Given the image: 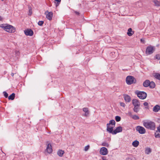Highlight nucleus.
<instances>
[{
    "instance_id": "f257e3e1",
    "label": "nucleus",
    "mask_w": 160,
    "mask_h": 160,
    "mask_svg": "<svg viewBox=\"0 0 160 160\" xmlns=\"http://www.w3.org/2000/svg\"><path fill=\"white\" fill-rule=\"evenodd\" d=\"M143 126L147 129L153 130L156 128L154 122L150 120H143L142 121Z\"/></svg>"
},
{
    "instance_id": "f03ea898",
    "label": "nucleus",
    "mask_w": 160,
    "mask_h": 160,
    "mask_svg": "<svg viewBox=\"0 0 160 160\" xmlns=\"http://www.w3.org/2000/svg\"><path fill=\"white\" fill-rule=\"evenodd\" d=\"M0 27L3 28L5 31L9 33L13 32L15 31V29L12 26L10 25L2 24Z\"/></svg>"
},
{
    "instance_id": "7ed1b4c3",
    "label": "nucleus",
    "mask_w": 160,
    "mask_h": 160,
    "mask_svg": "<svg viewBox=\"0 0 160 160\" xmlns=\"http://www.w3.org/2000/svg\"><path fill=\"white\" fill-rule=\"evenodd\" d=\"M126 81L128 85H131L133 83H135L137 82L136 79L133 76H128L126 78Z\"/></svg>"
},
{
    "instance_id": "20e7f679",
    "label": "nucleus",
    "mask_w": 160,
    "mask_h": 160,
    "mask_svg": "<svg viewBox=\"0 0 160 160\" xmlns=\"http://www.w3.org/2000/svg\"><path fill=\"white\" fill-rule=\"evenodd\" d=\"M155 48L151 46H148L146 50V53L147 55H150L152 54L154 51Z\"/></svg>"
},
{
    "instance_id": "39448f33",
    "label": "nucleus",
    "mask_w": 160,
    "mask_h": 160,
    "mask_svg": "<svg viewBox=\"0 0 160 160\" xmlns=\"http://www.w3.org/2000/svg\"><path fill=\"white\" fill-rule=\"evenodd\" d=\"M136 94H137L138 97L140 99H144L147 97V94L144 92H136Z\"/></svg>"
},
{
    "instance_id": "423d86ee",
    "label": "nucleus",
    "mask_w": 160,
    "mask_h": 160,
    "mask_svg": "<svg viewBox=\"0 0 160 160\" xmlns=\"http://www.w3.org/2000/svg\"><path fill=\"white\" fill-rule=\"evenodd\" d=\"M136 130L141 134H143L146 132L145 129L142 127L138 126L137 127Z\"/></svg>"
},
{
    "instance_id": "0eeeda50",
    "label": "nucleus",
    "mask_w": 160,
    "mask_h": 160,
    "mask_svg": "<svg viewBox=\"0 0 160 160\" xmlns=\"http://www.w3.org/2000/svg\"><path fill=\"white\" fill-rule=\"evenodd\" d=\"M100 153L103 155H105L108 153V150L105 147H102L100 149Z\"/></svg>"
},
{
    "instance_id": "6e6552de",
    "label": "nucleus",
    "mask_w": 160,
    "mask_h": 160,
    "mask_svg": "<svg viewBox=\"0 0 160 160\" xmlns=\"http://www.w3.org/2000/svg\"><path fill=\"white\" fill-rule=\"evenodd\" d=\"M45 14L46 15V18L47 19L50 20L52 19L53 14L52 12H48V11H47L45 12Z\"/></svg>"
},
{
    "instance_id": "1a4fd4ad",
    "label": "nucleus",
    "mask_w": 160,
    "mask_h": 160,
    "mask_svg": "<svg viewBox=\"0 0 160 160\" xmlns=\"http://www.w3.org/2000/svg\"><path fill=\"white\" fill-rule=\"evenodd\" d=\"M25 34L27 36H32L33 34V31L31 29H28L24 31Z\"/></svg>"
},
{
    "instance_id": "9d476101",
    "label": "nucleus",
    "mask_w": 160,
    "mask_h": 160,
    "mask_svg": "<svg viewBox=\"0 0 160 160\" xmlns=\"http://www.w3.org/2000/svg\"><path fill=\"white\" fill-rule=\"evenodd\" d=\"M132 103L134 106H140V103L138 100L134 99L132 100Z\"/></svg>"
},
{
    "instance_id": "9b49d317",
    "label": "nucleus",
    "mask_w": 160,
    "mask_h": 160,
    "mask_svg": "<svg viewBox=\"0 0 160 160\" xmlns=\"http://www.w3.org/2000/svg\"><path fill=\"white\" fill-rule=\"evenodd\" d=\"M82 110L83 111L85 112V114L83 116L86 117L88 116L89 114V112L88 108H84L82 109Z\"/></svg>"
},
{
    "instance_id": "f8f14e48",
    "label": "nucleus",
    "mask_w": 160,
    "mask_h": 160,
    "mask_svg": "<svg viewBox=\"0 0 160 160\" xmlns=\"http://www.w3.org/2000/svg\"><path fill=\"white\" fill-rule=\"evenodd\" d=\"M122 131V127L121 126H118L116 128V129L113 131V132L114 134H116L117 133L121 132Z\"/></svg>"
},
{
    "instance_id": "ddd939ff",
    "label": "nucleus",
    "mask_w": 160,
    "mask_h": 160,
    "mask_svg": "<svg viewBox=\"0 0 160 160\" xmlns=\"http://www.w3.org/2000/svg\"><path fill=\"white\" fill-rule=\"evenodd\" d=\"M46 150L47 152L49 153H52V146L50 144H48L46 148Z\"/></svg>"
},
{
    "instance_id": "4468645a",
    "label": "nucleus",
    "mask_w": 160,
    "mask_h": 160,
    "mask_svg": "<svg viewBox=\"0 0 160 160\" xmlns=\"http://www.w3.org/2000/svg\"><path fill=\"white\" fill-rule=\"evenodd\" d=\"M160 110V106L158 105H155L153 108V111L155 112H157Z\"/></svg>"
},
{
    "instance_id": "2eb2a0df",
    "label": "nucleus",
    "mask_w": 160,
    "mask_h": 160,
    "mask_svg": "<svg viewBox=\"0 0 160 160\" xmlns=\"http://www.w3.org/2000/svg\"><path fill=\"white\" fill-rule=\"evenodd\" d=\"M107 130L109 133L114 134L113 131V127H109V126L107 125Z\"/></svg>"
},
{
    "instance_id": "dca6fc26",
    "label": "nucleus",
    "mask_w": 160,
    "mask_h": 160,
    "mask_svg": "<svg viewBox=\"0 0 160 160\" xmlns=\"http://www.w3.org/2000/svg\"><path fill=\"white\" fill-rule=\"evenodd\" d=\"M150 81L148 80H145L143 83V86L145 87H147L149 86Z\"/></svg>"
},
{
    "instance_id": "f3484780",
    "label": "nucleus",
    "mask_w": 160,
    "mask_h": 160,
    "mask_svg": "<svg viewBox=\"0 0 160 160\" xmlns=\"http://www.w3.org/2000/svg\"><path fill=\"white\" fill-rule=\"evenodd\" d=\"M124 98L125 101L126 102H129L131 101L130 97L128 95H124Z\"/></svg>"
},
{
    "instance_id": "a211bd4d",
    "label": "nucleus",
    "mask_w": 160,
    "mask_h": 160,
    "mask_svg": "<svg viewBox=\"0 0 160 160\" xmlns=\"http://www.w3.org/2000/svg\"><path fill=\"white\" fill-rule=\"evenodd\" d=\"M115 122L114 120H111L109 121V122L108 123H107V125L109 126L110 125H113L115 126Z\"/></svg>"
},
{
    "instance_id": "6ab92c4d",
    "label": "nucleus",
    "mask_w": 160,
    "mask_h": 160,
    "mask_svg": "<svg viewBox=\"0 0 160 160\" xmlns=\"http://www.w3.org/2000/svg\"><path fill=\"white\" fill-rule=\"evenodd\" d=\"M154 77L156 79L160 80V74L158 73H156L154 75Z\"/></svg>"
},
{
    "instance_id": "aec40b11",
    "label": "nucleus",
    "mask_w": 160,
    "mask_h": 160,
    "mask_svg": "<svg viewBox=\"0 0 160 160\" xmlns=\"http://www.w3.org/2000/svg\"><path fill=\"white\" fill-rule=\"evenodd\" d=\"M155 86V83L153 82H150L149 83V87L151 88H153Z\"/></svg>"
},
{
    "instance_id": "412c9836",
    "label": "nucleus",
    "mask_w": 160,
    "mask_h": 160,
    "mask_svg": "<svg viewBox=\"0 0 160 160\" xmlns=\"http://www.w3.org/2000/svg\"><path fill=\"white\" fill-rule=\"evenodd\" d=\"M139 144V142L137 140H135L132 143V145L135 147H137Z\"/></svg>"
},
{
    "instance_id": "4be33fe9",
    "label": "nucleus",
    "mask_w": 160,
    "mask_h": 160,
    "mask_svg": "<svg viewBox=\"0 0 160 160\" xmlns=\"http://www.w3.org/2000/svg\"><path fill=\"white\" fill-rule=\"evenodd\" d=\"M64 151L61 150H59L58 152L57 153L60 157H62L64 153Z\"/></svg>"
},
{
    "instance_id": "5701e85b",
    "label": "nucleus",
    "mask_w": 160,
    "mask_h": 160,
    "mask_svg": "<svg viewBox=\"0 0 160 160\" xmlns=\"http://www.w3.org/2000/svg\"><path fill=\"white\" fill-rule=\"evenodd\" d=\"M15 97V94L13 93L8 97V99L9 100H13L14 99Z\"/></svg>"
},
{
    "instance_id": "b1692460",
    "label": "nucleus",
    "mask_w": 160,
    "mask_h": 160,
    "mask_svg": "<svg viewBox=\"0 0 160 160\" xmlns=\"http://www.w3.org/2000/svg\"><path fill=\"white\" fill-rule=\"evenodd\" d=\"M132 32V31L131 28H129L128 30L127 34L128 35V36H132L133 34V33Z\"/></svg>"
},
{
    "instance_id": "393cba45",
    "label": "nucleus",
    "mask_w": 160,
    "mask_h": 160,
    "mask_svg": "<svg viewBox=\"0 0 160 160\" xmlns=\"http://www.w3.org/2000/svg\"><path fill=\"white\" fill-rule=\"evenodd\" d=\"M139 107L138 106H134V108H133V111L136 112H138L139 110Z\"/></svg>"
},
{
    "instance_id": "a878e982",
    "label": "nucleus",
    "mask_w": 160,
    "mask_h": 160,
    "mask_svg": "<svg viewBox=\"0 0 160 160\" xmlns=\"http://www.w3.org/2000/svg\"><path fill=\"white\" fill-rule=\"evenodd\" d=\"M155 5L157 6H160V2L157 0H155L153 1Z\"/></svg>"
},
{
    "instance_id": "bb28decb",
    "label": "nucleus",
    "mask_w": 160,
    "mask_h": 160,
    "mask_svg": "<svg viewBox=\"0 0 160 160\" xmlns=\"http://www.w3.org/2000/svg\"><path fill=\"white\" fill-rule=\"evenodd\" d=\"M151 152V149L149 148H146L145 150V153L147 154H149Z\"/></svg>"
},
{
    "instance_id": "cd10ccee",
    "label": "nucleus",
    "mask_w": 160,
    "mask_h": 160,
    "mask_svg": "<svg viewBox=\"0 0 160 160\" xmlns=\"http://www.w3.org/2000/svg\"><path fill=\"white\" fill-rule=\"evenodd\" d=\"M132 118L134 120H138L139 118V116H138V115H133Z\"/></svg>"
},
{
    "instance_id": "c85d7f7f",
    "label": "nucleus",
    "mask_w": 160,
    "mask_h": 160,
    "mask_svg": "<svg viewBox=\"0 0 160 160\" xmlns=\"http://www.w3.org/2000/svg\"><path fill=\"white\" fill-rule=\"evenodd\" d=\"M102 145L107 147H108L109 146V144L108 143L105 142H102Z\"/></svg>"
},
{
    "instance_id": "c756f323",
    "label": "nucleus",
    "mask_w": 160,
    "mask_h": 160,
    "mask_svg": "<svg viewBox=\"0 0 160 160\" xmlns=\"http://www.w3.org/2000/svg\"><path fill=\"white\" fill-rule=\"evenodd\" d=\"M115 119L117 122H118L121 120V118L120 116H117L115 117Z\"/></svg>"
},
{
    "instance_id": "7c9ffc66",
    "label": "nucleus",
    "mask_w": 160,
    "mask_h": 160,
    "mask_svg": "<svg viewBox=\"0 0 160 160\" xmlns=\"http://www.w3.org/2000/svg\"><path fill=\"white\" fill-rule=\"evenodd\" d=\"M3 94L4 96L6 98H7L8 97V93L7 92H6L5 91H4L3 92Z\"/></svg>"
},
{
    "instance_id": "2f4dec72",
    "label": "nucleus",
    "mask_w": 160,
    "mask_h": 160,
    "mask_svg": "<svg viewBox=\"0 0 160 160\" xmlns=\"http://www.w3.org/2000/svg\"><path fill=\"white\" fill-rule=\"evenodd\" d=\"M43 23L44 22L42 21H39L38 23V25L41 26H42Z\"/></svg>"
},
{
    "instance_id": "473e14b6",
    "label": "nucleus",
    "mask_w": 160,
    "mask_h": 160,
    "mask_svg": "<svg viewBox=\"0 0 160 160\" xmlns=\"http://www.w3.org/2000/svg\"><path fill=\"white\" fill-rule=\"evenodd\" d=\"M148 104L147 102H144V103H143V105L144 106L147 107L145 108L147 109H148Z\"/></svg>"
},
{
    "instance_id": "72a5a7b5",
    "label": "nucleus",
    "mask_w": 160,
    "mask_h": 160,
    "mask_svg": "<svg viewBox=\"0 0 160 160\" xmlns=\"http://www.w3.org/2000/svg\"><path fill=\"white\" fill-rule=\"evenodd\" d=\"M155 137L156 138H160V133H155Z\"/></svg>"
},
{
    "instance_id": "f704fd0d",
    "label": "nucleus",
    "mask_w": 160,
    "mask_h": 160,
    "mask_svg": "<svg viewBox=\"0 0 160 160\" xmlns=\"http://www.w3.org/2000/svg\"><path fill=\"white\" fill-rule=\"evenodd\" d=\"M127 115L131 117V118L132 117L133 115L132 114V112H129L128 113H127Z\"/></svg>"
},
{
    "instance_id": "c9c22d12",
    "label": "nucleus",
    "mask_w": 160,
    "mask_h": 160,
    "mask_svg": "<svg viewBox=\"0 0 160 160\" xmlns=\"http://www.w3.org/2000/svg\"><path fill=\"white\" fill-rule=\"evenodd\" d=\"M156 58L158 60H160V55H159V54L156 55Z\"/></svg>"
},
{
    "instance_id": "e433bc0d",
    "label": "nucleus",
    "mask_w": 160,
    "mask_h": 160,
    "mask_svg": "<svg viewBox=\"0 0 160 160\" xmlns=\"http://www.w3.org/2000/svg\"><path fill=\"white\" fill-rule=\"evenodd\" d=\"M15 54L17 56H18L20 54V52L19 51H15Z\"/></svg>"
},
{
    "instance_id": "4c0bfd02",
    "label": "nucleus",
    "mask_w": 160,
    "mask_h": 160,
    "mask_svg": "<svg viewBox=\"0 0 160 160\" xmlns=\"http://www.w3.org/2000/svg\"><path fill=\"white\" fill-rule=\"evenodd\" d=\"M89 147V145H87L85 146L84 148V150L86 151H87Z\"/></svg>"
},
{
    "instance_id": "58836bf2",
    "label": "nucleus",
    "mask_w": 160,
    "mask_h": 160,
    "mask_svg": "<svg viewBox=\"0 0 160 160\" xmlns=\"http://www.w3.org/2000/svg\"><path fill=\"white\" fill-rule=\"evenodd\" d=\"M120 105L121 106L123 107H124L125 106V104H124V103H123V102H120Z\"/></svg>"
},
{
    "instance_id": "ea45409f",
    "label": "nucleus",
    "mask_w": 160,
    "mask_h": 160,
    "mask_svg": "<svg viewBox=\"0 0 160 160\" xmlns=\"http://www.w3.org/2000/svg\"><path fill=\"white\" fill-rule=\"evenodd\" d=\"M140 41L141 42H142L143 43H144L145 42V40H144V39H140Z\"/></svg>"
},
{
    "instance_id": "a19ab883",
    "label": "nucleus",
    "mask_w": 160,
    "mask_h": 160,
    "mask_svg": "<svg viewBox=\"0 0 160 160\" xmlns=\"http://www.w3.org/2000/svg\"><path fill=\"white\" fill-rule=\"evenodd\" d=\"M157 129H158V130L160 132V125H159V126L157 128Z\"/></svg>"
},
{
    "instance_id": "79ce46f5",
    "label": "nucleus",
    "mask_w": 160,
    "mask_h": 160,
    "mask_svg": "<svg viewBox=\"0 0 160 160\" xmlns=\"http://www.w3.org/2000/svg\"><path fill=\"white\" fill-rule=\"evenodd\" d=\"M29 12L30 13V15H31L32 13V11L31 9H29Z\"/></svg>"
},
{
    "instance_id": "37998d69",
    "label": "nucleus",
    "mask_w": 160,
    "mask_h": 160,
    "mask_svg": "<svg viewBox=\"0 0 160 160\" xmlns=\"http://www.w3.org/2000/svg\"><path fill=\"white\" fill-rule=\"evenodd\" d=\"M102 159L103 160H108L107 159L104 157H103L102 158Z\"/></svg>"
},
{
    "instance_id": "c03bdc74",
    "label": "nucleus",
    "mask_w": 160,
    "mask_h": 160,
    "mask_svg": "<svg viewBox=\"0 0 160 160\" xmlns=\"http://www.w3.org/2000/svg\"><path fill=\"white\" fill-rule=\"evenodd\" d=\"M55 1L57 2L58 3H60L61 2V0H55Z\"/></svg>"
},
{
    "instance_id": "a18cd8bd",
    "label": "nucleus",
    "mask_w": 160,
    "mask_h": 160,
    "mask_svg": "<svg viewBox=\"0 0 160 160\" xmlns=\"http://www.w3.org/2000/svg\"><path fill=\"white\" fill-rule=\"evenodd\" d=\"M75 13H76L77 14V15H79V12H75Z\"/></svg>"
},
{
    "instance_id": "49530a36",
    "label": "nucleus",
    "mask_w": 160,
    "mask_h": 160,
    "mask_svg": "<svg viewBox=\"0 0 160 160\" xmlns=\"http://www.w3.org/2000/svg\"><path fill=\"white\" fill-rule=\"evenodd\" d=\"M14 75V73H11V75L12 76V77H13V76Z\"/></svg>"
},
{
    "instance_id": "de8ad7c7",
    "label": "nucleus",
    "mask_w": 160,
    "mask_h": 160,
    "mask_svg": "<svg viewBox=\"0 0 160 160\" xmlns=\"http://www.w3.org/2000/svg\"><path fill=\"white\" fill-rule=\"evenodd\" d=\"M2 20V18L1 16H0V20Z\"/></svg>"
},
{
    "instance_id": "09e8293b",
    "label": "nucleus",
    "mask_w": 160,
    "mask_h": 160,
    "mask_svg": "<svg viewBox=\"0 0 160 160\" xmlns=\"http://www.w3.org/2000/svg\"><path fill=\"white\" fill-rule=\"evenodd\" d=\"M2 0V1H3V0Z\"/></svg>"
},
{
    "instance_id": "8fccbe9b",
    "label": "nucleus",
    "mask_w": 160,
    "mask_h": 160,
    "mask_svg": "<svg viewBox=\"0 0 160 160\" xmlns=\"http://www.w3.org/2000/svg\"><path fill=\"white\" fill-rule=\"evenodd\" d=\"M159 63H160V62H159Z\"/></svg>"
}]
</instances>
